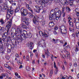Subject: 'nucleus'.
<instances>
[{"mask_svg":"<svg viewBox=\"0 0 79 79\" xmlns=\"http://www.w3.org/2000/svg\"><path fill=\"white\" fill-rule=\"evenodd\" d=\"M20 11L22 15L23 16H25L28 14L30 18H32L33 17V15L30 12L28 13L27 9H25L24 7L21 8L20 10Z\"/></svg>","mask_w":79,"mask_h":79,"instance_id":"1","label":"nucleus"},{"mask_svg":"<svg viewBox=\"0 0 79 79\" xmlns=\"http://www.w3.org/2000/svg\"><path fill=\"white\" fill-rule=\"evenodd\" d=\"M7 14L6 15L7 19H10V21H12V19H13L12 15L13 13V10H11V9H7Z\"/></svg>","mask_w":79,"mask_h":79,"instance_id":"2","label":"nucleus"},{"mask_svg":"<svg viewBox=\"0 0 79 79\" xmlns=\"http://www.w3.org/2000/svg\"><path fill=\"white\" fill-rule=\"evenodd\" d=\"M60 32L62 33V34H65L67 32L66 28L65 26L64 25L61 26L59 28Z\"/></svg>","mask_w":79,"mask_h":79,"instance_id":"3","label":"nucleus"},{"mask_svg":"<svg viewBox=\"0 0 79 79\" xmlns=\"http://www.w3.org/2000/svg\"><path fill=\"white\" fill-rule=\"evenodd\" d=\"M8 32H5L4 34H3L2 36V38L3 39L2 40L3 41L5 45H8V43H7V41L5 40V39L6 38V36L8 35Z\"/></svg>","mask_w":79,"mask_h":79,"instance_id":"4","label":"nucleus"},{"mask_svg":"<svg viewBox=\"0 0 79 79\" xmlns=\"http://www.w3.org/2000/svg\"><path fill=\"white\" fill-rule=\"evenodd\" d=\"M12 24V21H8L7 22L6 27H7L8 29L7 31V32H8V31H9V29H10L11 28Z\"/></svg>","mask_w":79,"mask_h":79,"instance_id":"5","label":"nucleus"},{"mask_svg":"<svg viewBox=\"0 0 79 79\" xmlns=\"http://www.w3.org/2000/svg\"><path fill=\"white\" fill-rule=\"evenodd\" d=\"M73 79V77H68L67 76L64 75L63 76V75H61L60 77H59L57 78V79Z\"/></svg>","mask_w":79,"mask_h":79,"instance_id":"6","label":"nucleus"},{"mask_svg":"<svg viewBox=\"0 0 79 79\" xmlns=\"http://www.w3.org/2000/svg\"><path fill=\"white\" fill-rule=\"evenodd\" d=\"M23 22L27 26H29V23L28 22V18L27 17H25L23 18Z\"/></svg>","mask_w":79,"mask_h":79,"instance_id":"7","label":"nucleus"},{"mask_svg":"<svg viewBox=\"0 0 79 79\" xmlns=\"http://www.w3.org/2000/svg\"><path fill=\"white\" fill-rule=\"evenodd\" d=\"M23 34L24 35H25L27 38L28 37L29 38H31V37H32V35L31 33H29L28 34L27 33V32L26 30H23Z\"/></svg>","mask_w":79,"mask_h":79,"instance_id":"8","label":"nucleus"},{"mask_svg":"<svg viewBox=\"0 0 79 79\" xmlns=\"http://www.w3.org/2000/svg\"><path fill=\"white\" fill-rule=\"evenodd\" d=\"M35 7L36 8V9L35 10V11H36L37 13H40V11L42 10L41 9H42L41 8V6H40V5H39V6H36Z\"/></svg>","mask_w":79,"mask_h":79,"instance_id":"9","label":"nucleus"},{"mask_svg":"<svg viewBox=\"0 0 79 79\" xmlns=\"http://www.w3.org/2000/svg\"><path fill=\"white\" fill-rule=\"evenodd\" d=\"M68 23H69V25L71 26V27H73V24L72 22V18L71 17H68Z\"/></svg>","mask_w":79,"mask_h":79,"instance_id":"10","label":"nucleus"},{"mask_svg":"<svg viewBox=\"0 0 79 79\" xmlns=\"http://www.w3.org/2000/svg\"><path fill=\"white\" fill-rule=\"evenodd\" d=\"M8 43H7V45H6V46H7L8 48H10V49L11 50H13L14 48L15 47H16V45H15V44H12V45H11L10 44H9Z\"/></svg>","mask_w":79,"mask_h":79,"instance_id":"11","label":"nucleus"},{"mask_svg":"<svg viewBox=\"0 0 79 79\" xmlns=\"http://www.w3.org/2000/svg\"><path fill=\"white\" fill-rule=\"evenodd\" d=\"M39 34L40 36H44V37H47L48 35L45 33L44 34L42 32L40 31H39Z\"/></svg>","mask_w":79,"mask_h":79,"instance_id":"12","label":"nucleus"},{"mask_svg":"<svg viewBox=\"0 0 79 79\" xmlns=\"http://www.w3.org/2000/svg\"><path fill=\"white\" fill-rule=\"evenodd\" d=\"M40 4L39 5H40V6H41V8H42V9L43 8V7H45L46 5V4L43 1H41Z\"/></svg>","mask_w":79,"mask_h":79,"instance_id":"13","label":"nucleus"},{"mask_svg":"<svg viewBox=\"0 0 79 79\" xmlns=\"http://www.w3.org/2000/svg\"><path fill=\"white\" fill-rule=\"evenodd\" d=\"M56 15L58 17L59 19L60 18L61 15V10H58V11H57L56 13Z\"/></svg>","mask_w":79,"mask_h":79,"instance_id":"14","label":"nucleus"},{"mask_svg":"<svg viewBox=\"0 0 79 79\" xmlns=\"http://www.w3.org/2000/svg\"><path fill=\"white\" fill-rule=\"evenodd\" d=\"M15 33H16L17 34H22L23 32H22L21 29L19 28H18L17 29V31H16Z\"/></svg>","mask_w":79,"mask_h":79,"instance_id":"15","label":"nucleus"},{"mask_svg":"<svg viewBox=\"0 0 79 79\" xmlns=\"http://www.w3.org/2000/svg\"><path fill=\"white\" fill-rule=\"evenodd\" d=\"M53 18L54 19H56V20H58L59 19V17L57 16L56 14H52V15H51Z\"/></svg>","mask_w":79,"mask_h":79,"instance_id":"16","label":"nucleus"},{"mask_svg":"<svg viewBox=\"0 0 79 79\" xmlns=\"http://www.w3.org/2000/svg\"><path fill=\"white\" fill-rule=\"evenodd\" d=\"M5 28L3 27L0 26V34H3L5 31Z\"/></svg>","mask_w":79,"mask_h":79,"instance_id":"17","label":"nucleus"},{"mask_svg":"<svg viewBox=\"0 0 79 79\" xmlns=\"http://www.w3.org/2000/svg\"><path fill=\"white\" fill-rule=\"evenodd\" d=\"M32 46H33V43L31 42L28 44V47H29L30 49H31V50H32L33 48Z\"/></svg>","mask_w":79,"mask_h":79,"instance_id":"18","label":"nucleus"},{"mask_svg":"<svg viewBox=\"0 0 79 79\" xmlns=\"http://www.w3.org/2000/svg\"><path fill=\"white\" fill-rule=\"evenodd\" d=\"M49 25L50 27H52L54 26V23L52 21H50L49 22Z\"/></svg>","mask_w":79,"mask_h":79,"instance_id":"19","label":"nucleus"},{"mask_svg":"<svg viewBox=\"0 0 79 79\" xmlns=\"http://www.w3.org/2000/svg\"><path fill=\"white\" fill-rule=\"evenodd\" d=\"M73 0H64V3H65V4L66 5H68L71 2V1H73Z\"/></svg>","mask_w":79,"mask_h":79,"instance_id":"20","label":"nucleus"},{"mask_svg":"<svg viewBox=\"0 0 79 79\" xmlns=\"http://www.w3.org/2000/svg\"><path fill=\"white\" fill-rule=\"evenodd\" d=\"M22 35H22V34H17V37L19 38V40H20V41H21V39Z\"/></svg>","mask_w":79,"mask_h":79,"instance_id":"21","label":"nucleus"},{"mask_svg":"<svg viewBox=\"0 0 79 79\" xmlns=\"http://www.w3.org/2000/svg\"><path fill=\"white\" fill-rule=\"evenodd\" d=\"M45 55H47V58H48L50 56V52L48 51V49L47 50V52H45Z\"/></svg>","mask_w":79,"mask_h":79,"instance_id":"22","label":"nucleus"},{"mask_svg":"<svg viewBox=\"0 0 79 79\" xmlns=\"http://www.w3.org/2000/svg\"><path fill=\"white\" fill-rule=\"evenodd\" d=\"M20 26L23 28V29H27V27L23 24H22L20 25Z\"/></svg>","mask_w":79,"mask_h":79,"instance_id":"23","label":"nucleus"},{"mask_svg":"<svg viewBox=\"0 0 79 79\" xmlns=\"http://www.w3.org/2000/svg\"><path fill=\"white\" fill-rule=\"evenodd\" d=\"M26 38H27V37L26 35H24V36H23V35H22V38H21V40L20 42H21L22 40H26Z\"/></svg>","mask_w":79,"mask_h":79,"instance_id":"24","label":"nucleus"},{"mask_svg":"<svg viewBox=\"0 0 79 79\" xmlns=\"http://www.w3.org/2000/svg\"><path fill=\"white\" fill-rule=\"evenodd\" d=\"M7 9H8V10H9V8H7L5 7H3L1 9V11H5V10H6L7 12L8 11V10H7Z\"/></svg>","mask_w":79,"mask_h":79,"instance_id":"25","label":"nucleus"},{"mask_svg":"<svg viewBox=\"0 0 79 79\" xmlns=\"http://www.w3.org/2000/svg\"><path fill=\"white\" fill-rule=\"evenodd\" d=\"M69 52L66 53V55H65V57L66 58H68H68H70V55L69 54Z\"/></svg>","mask_w":79,"mask_h":79,"instance_id":"26","label":"nucleus"},{"mask_svg":"<svg viewBox=\"0 0 79 79\" xmlns=\"http://www.w3.org/2000/svg\"><path fill=\"white\" fill-rule=\"evenodd\" d=\"M66 10L67 13H69V12L71 11V9H70V8L68 7H67L66 8Z\"/></svg>","mask_w":79,"mask_h":79,"instance_id":"27","label":"nucleus"},{"mask_svg":"<svg viewBox=\"0 0 79 79\" xmlns=\"http://www.w3.org/2000/svg\"><path fill=\"white\" fill-rule=\"evenodd\" d=\"M41 24L42 26H45V21L44 20H43L41 21Z\"/></svg>","mask_w":79,"mask_h":79,"instance_id":"28","label":"nucleus"},{"mask_svg":"<svg viewBox=\"0 0 79 79\" xmlns=\"http://www.w3.org/2000/svg\"><path fill=\"white\" fill-rule=\"evenodd\" d=\"M33 23L34 24H37V23L38 22V21H37V19H33Z\"/></svg>","mask_w":79,"mask_h":79,"instance_id":"29","label":"nucleus"},{"mask_svg":"<svg viewBox=\"0 0 79 79\" xmlns=\"http://www.w3.org/2000/svg\"><path fill=\"white\" fill-rule=\"evenodd\" d=\"M0 22L1 23L2 25H3L5 23L4 20L2 19L0 20Z\"/></svg>","mask_w":79,"mask_h":79,"instance_id":"30","label":"nucleus"},{"mask_svg":"<svg viewBox=\"0 0 79 79\" xmlns=\"http://www.w3.org/2000/svg\"><path fill=\"white\" fill-rule=\"evenodd\" d=\"M6 3V2L3 3L4 4V7H5V8H8L9 7H8V4Z\"/></svg>","mask_w":79,"mask_h":79,"instance_id":"31","label":"nucleus"},{"mask_svg":"<svg viewBox=\"0 0 79 79\" xmlns=\"http://www.w3.org/2000/svg\"><path fill=\"white\" fill-rule=\"evenodd\" d=\"M11 35L12 36V37L14 38V36H17V34L16 33L13 32L11 34Z\"/></svg>","mask_w":79,"mask_h":79,"instance_id":"32","label":"nucleus"},{"mask_svg":"<svg viewBox=\"0 0 79 79\" xmlns=\"http://www.w3.org/2000/svg\"><path fill=\"white\" fill-rule=\"evenodd\" d=\"M55 9H53L52 10H51L50 12L51 14L52 15V14H55Z\"/></svg>","mask_w":79,"mask_h":79,"instance_id":"33","label":"nucleus"},{"mask_svg":"<svg viewBox=\"0 0 79 79\" xmlns=\"http://www.w3.org/2000/svg\"><path fill=\"white\" fill-rule=\"evenodd\" d=\"M5 73H3L2 74V76L0 77V79H3V77H5Z\"/></svg>","mask_w":79,"mask_h":79,"instance_id":"34","label":"nucleus"},{"mask_svg":"<svg viewBox=\"0 0 79 79\" xmlns=\"http://www.w3.org/2000/svg\"><path fill=\"white\" fill-rule=\"evenodd\" d=\"M32 18H33V19H38V18H39V17H38L37 16H34L33 15Z\"/></svg>","mask_w":79,"mask_h":79,"instance_id":"35","label":"nucleus"},{"mask_svg":"<svg viewBox=\"0 0 79 79\" xmlns=\"http://www.w3.org/2000/svg\"><path fill=\"white\" fill-rule=\"evenodd\" d=\"M28 10L31 11V13H34V12H33V10H32V8H31L30 7L28 8Z\"/></svg>","mask_w":79,"mask_h":79,"instance_id":"36","label":"nucleus"},{"mask_svg":"<svg viewBox=\"0 0 79 79\" xmlns=\"http://www.w3.org/2000/svg\"><path fill=\"white\" fill-rule=\"evenodd\" d=\"M11 40V37L10 36H8L6 42H7V43H8V42H9V41H10Z\"/></svg>","mask_w":79,"mask_h":79,"instance_id":"37","label":"nucleus"},{"mask_svg":"<svg viewBox=\"0 0 79 79\" xmlns=\"http://www.w3.org/2000/svg\"><path fill=\"white\" fill-rule=\"evenodd\" d=\"M5 2H6V0H0V3H5Z\"/></svg>","mask_w":79,"mask_h":79,"instance_id":"38","label":"nucleus"},{"mask_svg":"<svg viewBox=\"0 0 79 79\" xmlns=\"http://www.w3.org/2000/svg\"><path fill=\"white\" fill-rule=\"evenodd\" d=\"M26 69L27 71H29L31 70V68H30V67L28 66H26Z\"/></svg>","mask_w":79,"mask_h":79,"instance_id":"39","label":"nucleus"},{"mask_svg":"<svg viewBox=\"0 0 79 79\" xmlns=\"http://www.w3.org/2000/svg\"><path fill=\"white\" fill-rule=\"evenodd\" d=\"M44 3H45L46 4H47L49 2V1L48 0H43V1Z\"/></svg>","mask_w":79,"mask_h":79,"instance_id":"40","label":"nucleus"},{"mask_svg":"<svg viewBox=\"0 0 79 79\" xmlns=\"http://www.w3.org/2000/svg\"><path fill=\"white\" fill-rule=\"evenodd\" d=\"M76 36H77V37H79V31H76Z\"/></svg>","mask_w":79,"mask_h":79,"instance_id":"41","label":"nucleus"},{"mask_svg":"<svg viewBox=\"0 0 79 79\" xmlns=\"http://www.w3.org/2000/svg\"><path fill=\"white\" fill-rule=\"evenodd\" d=\"M64 53H69V52H68L67 51V50H66V48H64Z\"/></svg>","mask_w":79,"mask_h":79,"instance_id":"42","label":"nucleus"},{"mask_svg":"<svg viewBox=\"0 0 79 79\" xmlns=\"http://www.w3.org/2000/svg\"><path fill=\"white\" fill-rule=\"evenodd\" d=\"M15 77L16 79H21V77L19 75H18V76H16Z\"/></svg>","mask_w":79,"mask_h":79,"instance_id":"43","label":"nucleus"},{"mask_svg":"<svg viewBox=\"0 0 79 79\" xmlns=\"http://www.w3.org/2000/svg\"><path fill=\"white\" fill-rule=\"evenodd\" d=\"M52 41H53L54 44H56V43L57 42H57V41H58V40H55L54 39H52Z\"/></svg>","mask_w":79,"mask_h":79,"instance_id":"44","label":"nucleus"},{"mask_svg":"<svg viewBox=\"0 0 79 79\" xmlns=\"http://www.w3.org/2000/svg\"><path fill=\"white\" fill-rule=\"evenodd\" d=\"M49 18L50 20H53L54 19L52 15L49 16Z\"/></svg>","mask_w":79,"mask_h":79,"instance_id":"45","label":"nucleus"},{"mask_svg":"<svg viewBox=\"0 0 79 79\" xmlns=\"http://www.w3.org/2000/svg\"><path fill=\"white\" fill-rule=\"evenodd\" d=\"M54 67L56 69H58V67H56V63L55 62H54Z\"/></svg>","mask_w":79,"mask_h":79,"instance_id":"46","label":"nucleus"},{"mask_svg":"<svg viewBox=\"0 0 79 79\" xmlns=\"http://www.w3.org/2000/svg\"><path fill=\"white\" fill-rule=\"evenodd\" d=\"M34 56V55H33V53L32 52H30V57L31 58V60H32V57Z\"/></svg>","mask_w":79,"mask_h":79,"instance_id":"47","label":"nucleus"},{"mask_svg":"<svg viewBox=\"0 0 79 79\" xmlns=\"http://www.w3.org/2000/svg\"><path fill=\"white\" fill-rule=\"evenodd\" d=\"M58 29V27L57 26H56L54 28V31H56Z\"/></svg>","mask_w":79,"mask_h":79,"instance_id":"48","label":"nucleus"},{"mask_svg":"<svg viewBox=\"0 0 79 79\" xmlns=\"http://www.w3.org/2000/svg\"><path fill=\"white\" fill-rule=\"evenodd\" d=\"M16 8H17L18 9H19V10H20V5L19 4H18L17 5Z\"/></svg>","mask_w":79,"mask_h":79,"instance_id":"49","label":"nucleus"},{"mask_svg":"<svg viewBox=\"0 0 79 79\" xmlns=\"http://www.w3.org/2000/svg\"><path fill=\"white\" fill-rule=\"evenodd\" d=\"M75 51L76 52H78V51H79V48H75Z\"/></svg>","mask_w":79,"mask_h":79,"instance_id":"50","label":"nucleus"},{"mask_svg":"<svg viewBox=\"0 0 79 79\" xmlns=\"http://www.w3.org/2000/svg\"><path fill=\"white\" fill-rule=\"evenodd\" d=\"M26 59H27V61H30V60H29V56H27L26 57Z\"/></svg>","mask_w":79,"mask_h":79,"instance_id":"51","label":"nucleus"},{"mask_svg":"<svg viewBox=\"0 0 79 79\" xmlns=\"http://www.w3.org/2000/svg\"><path fill=\"white\" fill-rule=\"evenodd\" d=\"M54 11L56 13V11H59V9L58 8L56 7L54 9Z\"/></svg>","mask_w":79,"mask_h":79,"instance_id":"52","label":"nucleus"},{"mask_svg":"<svg viewBox=\"0 0 79 79\" xmlns=\"http://www.w3.org/2000/svg\"><path fill=\"white\" fill-rule=\"evenodd\" d=\"M61 0H55V2L56 3H59V2H61Z\"/></svg>","mask_w":79,"mask_h":79,"instance_id":"53","label":"nucleus"},{"mask_svg":"<svg viewBox=\"0 0 79 79\" xmlns=\"http://www.w3.org/2000/svg\"><path fill=\"white\" fill-rule=\"evenodd\" d=\"M6 59H7V60H9L10 59V56H9L8 55H6Z\"/></svg>","mask_w":79,"mask_h":79,"instance_id":"54","label":"nucleus"},{"mask_svg":"<svg viewBox=\"0 0 79 79\" xmlns=\"http://www.w3.org/2000/svg\"><path fill=\"white\" fill-rule=\"evenodd\" d=\"M73 66L76 68V67H77V63H76V62L74 63L73 64Z\"/></svg>","mask_w":79,"mask_h":79,"instance_id":"55","label":"nucleus"},{"mask_svg":"<svg viewBox=\"0 0 79 79\" xmlns=\"http://www.w3.org/2000/svg\"><path fill=\"white\" fill-rule=\"evenodd\" d=\"M76 13H78L79 12V8H77L75 9Z\"/></svg>","mask_w":79,"mask_h":79,"instance_id":"56","label":"nucleus"},{"mask_svg":"<svg viewBox=\"0 0 79 79\" xmlns=\"http://www.w3.org/2000/svg\"><path fill=\"white\" fill-rule=\"evenodd\" d=\"M19 10L20 9H18L17 8H16V9L15 10V13H17V12H18V11H19Z\"/></svg>","mask_w":79,"mask_h":79,"instance_id":"57","label":"nucleus"},{"mask_svg":"<svg viewBox=\"0 0 79 79\" xmlns=\"http://www.w3.org/2000/svg\"><path fill=\"white\" fill-rule=\"evenodd\" d=\"M7 52H9V53L11 52V48H10H10H9L7 49Z\"/></svg>","mask_w":79,"mask_h":79,"instance_id":"58","label":"nucleus"},{"mask_svg":"<svg viewBox=\"0 0 79 79\" xmlns=\"http://www.w3.org/2000/svg\"><path fill=\"white\" fill-rule=\"evenodd\" d=\"M62 13L64 12V7H62Z\"/></svg>","mask_w":79,"mask_h":79,"instance_id":"59","label":"nucleus"},{"mask_svg":"<svg viewBox=\"0 0 79 79\" xmlns=\"http://www.w3.org/2000/svg\"><path fill=\"white\" fill-rule=\"evenodd\" d=\"M53 70H51L50 72V75L52 76V74H53Z\"/></svg>","mask_w":79,"mask_h":79,"instance_id":"60","label":"nucleus"},{"mask_svg":"<svg viewBox=\"0 0 79 79\" xmlns=\"http://www.w3.org/2000/svg\"><path fill=\"white\" fill-rule=\"evenodd\" d=\"M66 49L67 48H70V46L69 45H68L67 46H66V47H65Z\"/></svg>","mask_w":79,"mask_h":79,"instance_id":"61","label":"nucleus"},{"mask_svg":"<svg viewBox=\"0 0 79 79\" xmlns=\"http://www.w3.org/2000/svg\"><path fill=\"white\" fill-rule=\"evenodd\" d=\"M66 13L64 12H62V16L64 17L66 16Z\"/></svg>","mask_w":79,"mask_h":79,"instance_id":"62","label":"nucleus"},{"mask_svg":"<svg viewBox=\"0 0 79 79\" xmlns=\"http://www.w3.org/2000/svg\"><path fill=\"white\" fill-rule=\"evenodd\" d=\"M51 58L52 60H53V58H54V56L53 55V54H51Z\"/></svg>","mask_w":79,"mask_h":79,"instance_id":"63","label":"nucleus"},{"mask_svg":"<svg viewBox=\"0 0 79 79\" xmlns=\"http://www.w3.org/2000/svg\"><path fill=\"white\" fill-rule=\"evenodd\" d=\"M70 5L71 6H73V5H74V4H73V2H70Z\"/></svg>","mask_w":79,"mask_h":79,"instance_id":"64","label":"nucleus"}]
</instances>
